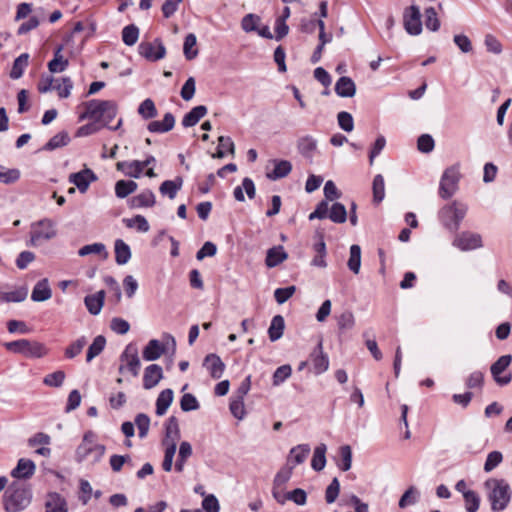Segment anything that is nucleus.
<instances>
[{
  "label": "nucleus",
  "instance_id": "f257e3e1",
  "mask_svg": "<svg viewBox=\"0 0 512 512\" xmlns=\"http://www.w3.org/2000/svg\"><path fill=\"white\" fill-rule=\"evenodd\" d=\"M84 107V112L79 115V120L83 121L85 119H91L96 122H102L101 125L103 127H108L109 129L116 131L122 125V119H119L116 126L110 127L109 123L116 117L117 115V104L112 100H99L92 99L90 101L84 102L82 104Z\"/></svg>",
  "mask_w": 512,
  "mask_h": 512
},
{
  "label": "nucleus",
  "instance_id": "f03ea898",
  "mask_svg": "<svg viewBox=\"0 0 512 512\" xmlns=\"http://www.w3.org/2000/svg\"><path fill=\"white\" fill-rule=\"evenodd\" d=\"M180 437L181 434L178 419L175 416H170L165 423V437L162 440V445L165 448L162 469L165 472H170L172 470L177 442Z\"/></svg>",
  "mask_w": 512,
  "mask_h": 512
},
{
  "label": "nucleus",
  "instance_id": "7ed1b4c3",
  "mask_svg": "<svg viewBox=\"0 0 512 512\" xmlns=\"http://www.w3.org/2000/svg\"><path fill=\"white\" fill-rule=\"evenodd\" d=\"M468 211V205L462 201L454 200L438 211V219L449 232L456 233Z\"/></svg>",
  "mask_w": 512,
  "mask_h": 512
},
{
  "label": "nucleus",
  "instance_id": "20e7f679",
  "mask_svg": "<svg viewBox=\"0 0 512 512\" xmlns=\"http://www.w3.org/2000/svg\"><path fill=\"white\" fill-rule=\"evenodd\" d=\"M485 487L488 490L491 509L495 512L506 509L512 495L510 485L504 479L491 478L485 482Z\"/></svg>",
  "mask_w": 512,
  "mask_h": 512
},
{
  "label": "nucleus",
  "instance_id": "39448f33",
  "mask_svg": "<svg viewBox=\"0 0 512 512\" xmlns=\"http://www.w3.org/2000/svg\"><path fill=\"white\" fill-rule=\"evenodd\" d=\"M460 179L461 173L459 164H454L446 168L439 182V197L443 200L452 198L459 190Z\"/></svg>",
  "mask_w": 512,
  "mask_h": 512
},
{
  "label": "nucleus",
  "instance_id": "423d86ee",
  "mask_svg": "<svg viewBox=\"0 0 512 512\" xmlns=\"http://www.w3.org/2000/svg\"><path fill=\"white\" fill-rule=\"evenodd\" d=\"M106 448L103 444L94 442V434L89 431L84 434L83 440L76 449V460L82 462L92 457V462L97 463L104 456Z\"/></svg>",
  "mask_w": 512,
  "mask_h": 512
},
{
  "label": "nucleus",
  "instance_id": "0eeeda50",
  "mask_svg": "<svg viewBox=\"0 0 512 512\" xmlns=\"http://www.w3.org/2000/svg\"><path fill=\"white\" fill-rule=\"evenodd\" d=\"M4 347L10 352L24 355L27 358H41L47 354V349L42 343L28 339L6 342Z\"/></svg>",
  "mask_w": 512,
  "mask_h": 512
},
{
  "label": "nucleus",
  "instance_id": "6e6552de",
  "mask_svg": "<svg viewBox=\"0 0 512 512\" xmlns=\"http://www.w3.org/2000/svg\"><path fill=\"white\" fill-rule=\"evenodd\" d=\"M30 490L25 488H12L4 494V509L6 512H18L24 510L31 503Z\"/></svg>",
  "mask_w": 512,
  "mask_h": 512
},
{
  "label": "nucleus",
  "instance_id": "1a4fd4ad",
  "mask_svg": "<svg viewBox=\"0 0 512 512\" xmlns=\"http://www.w3.org/2000/svg\"><path fill=\"white\" fill-rule=\"evenodd\" d=\"M120 366L118 368L119 373H124L128 370L134 377L139 375L141 362L139 358L138 348L135 344H128L122 354L120 355Z\"/></svg>",
  "mask_w": 512,
  "mask_h": 512
},
{
  "label": "nucleus",
  "instance_id": "9d476101",
  "mask_svg": "<svg viewBox=\"0 0 512 512\" xmlns=\"http://www.w3.org/2000/svg\"><path fill=\"white\" fill-rule=\"evenodd\" d=\"M56 236L55 224L51 219H43L35 224L31 232V244L36 246L43 240H50Z\"/></svg>",
  "mask_w": 512,
  "mask_h": 512
},
{
  "label": "nucleus",
  "instance_id": "9b49d317",
  "mask_svg": "<svg viewBox=\"0 0 512 512\" xmlns=\"http://www.w3.org/2000/svg\"><path fill=\"white\" fill-rule=\"evenodd\" d=\"M452 245L461 251H470L483 246L482 237L478 233L463 231L456 234Z\"/></svg>",
  "mask_w": 512,
  "mask_h": 512
},
{
  "label": "nucleus",
  "instance_id": "f8f14e48",
  "mask_svg": "<svg viewBox=\"0 0 512 512\" xmlns=\"http://www.w3.org/2000/svg\"><path fill=\"white\" fill-rule=\"evenodd\" d=\"M512 362V356L507 354L503 355L498 360L491 365L490 371L493 376L494 381L500 385L505 386L509 384L512 380V374L510 372L501 375L505 370L509 367Z\"/></svg>",
  "mask_w": 512,
  "mask_h": 512
},
{
  "label": "nucleus",
  "instance_id": "ddd939ff",
  "mask_svg": "<svg viewBox=\"0 0 512 512\" xmlns=\"http://www.w3.org/2000/svg\"><path fill=\"white\" fill-rule=\"evenodd\" d=\"M403 23L406 32L410 35H419L422 32L421 13L418 6L411 5L405 9Z\"/></svg>",
  "mask_w": 512,
  "mask_h": 512
},
{
  "label": "nucleus",
  "instance_id": "4468645a",
  "mask_svg": "<svg viewBox=\"0 0 512 512\" xmlns=\"http://www.w3.org/2000/svg\"><path fill=\"white\" fill-rule=\"evenodd\" d=\"M139 54L149 61H158L165 57L166 48L160 39L153 42H142L138 46Z\"/></svg>",
  "mask_w": 512,
  "mask_h": 512
},
{
  "label": "nucleus",
  "instance_id": "2eb2a0df",
  "mask_svg": "<svg viewBox=\"0 0 512 512\" xmlns=\"http://www.w3.org/2000/svg\"><path fill=\"white\" fill-rule=\"evenodd\" d=\"M96 180L97 176L90 168L69 175V182L74 184L81 193H85L89 185Z\"/></svg>",
  "mask_w": 512,
  "mask_h": 512
},
{
  "label": "nucleus",
  "instance_id": "dca6fc26",
  "mask_svg": "<svg viewBox=\"0 0 512 512\" xmlns=\"http://www.w3.org/2000/svg\"><path fill=\"white\" fill-rule=\"evenodd\" d=\"M310 361L316 375H320L328 370L329 358L328 355L323 352L322 340L319 341L317 346L311 352Z\"/></svg>",
  "mask_w": 512,
  "mask_h": 512
},
{
  "label": "nucleus",
  "instance_id": "f3484780",
  "mask_svg": "<svg viewBox=\"0 0 512 512\" xmlns=\"http://www.w3.org/2000/svg\"><path fill=\"white\" fill-rule=\"evenodd\" d=\"M163 379L162 367L158 364H150L144 369L143 373V387L150 390L158 385Z\"/></svg>",
  "mask_w": 512,
  "mask_h": 512
},
{
  "label": "nucleus",
  "instance_id": "a211bd4d",
  "mask_svg": "<svg viewBox=\"0 0 512 512\" xmlns=\"http://www.w3.org/2000/svg\"><path fill=\"white\" fill-rule=\"evenodd\" d=\"M35 470L36 465L32 460L21 458L11 471V476L16 479H29L34 475Z\"/></svg>",
  "mask_w": 512,
  "mask_h": 512
},
{
  "label": "nucleus",
  "instance_id": "6ab92c4d",
  "mask_svg": "<svg viewBox=\"0 0 512 512\" xmlns=\"http://www.w3.org/2000/svg\"><path fill=\"white\" fill-rule=\"evenodd\" d=\"M166 352L165 345L157 339L150 340L142 351L143 359L155 361Z\"/></svg>",
  "mask_w": 512,
  "mask_h": 512
},
{
  "label": "nucleus",
  "instance_id": "aec40b11",
  "mask_svg": "<svg viewBox=\"0 0 512 512\" xmlns=\"http://www.w3.org/2000/svg\"><path fill=\"white\" fill-rule=\"evenodd\" d=\"M274 165L272 171L267 172L266 176L270 180H278L286 177L292 171V164L288 160L274 159L271 161Z\"/></svg>",
  "mask_w": 512,
  "mask_h": 512
},
{
  "label": "nucleus",
  "instance_id": "412c9836",
  "mask_svg": "<svg viewBox=\"0 0 512 512\" xmlns=\"http://www.w3.org/2000/svg\"><path fill=\"white\" fill-rule=\"evenodd\" d=\"M204 366L214 379H219L223 375L225 364L216 354H209L204 359Z\"/></svg>",
  "mask_w": 512,
  "mask_h": 512
},
{
  "label": "nucleus",
  "instance_id": "4be33fe9",
  "mask_svg": "<svg viewBox=\"0 0 512 512\" xmlns=\"http://www.w3.org/2000/svg\"><path fill=\"white\" fill-rule=\"evenodd\" d=\"M335 92L339 97L351 98L356 94V85L348 76L340 77L335 84Z\"/></svg>",
  "mask_w": 512,
  "mask_h": 512
},
{
  "label": "nucleus",
  "instance_id": "5701e85b",
  "mask_svg": "<svg viewBox=\"0 0 512 512\" xmlns=\"http://www.w3.org/2000/svg\"><path fill=\"white\" fill-rule=\"evenodd\" d=\"M52 290L49 286V282L47 278L39 280L31 293V299L34 302H44L51 298Z\"/></svg>",
  "mask_w": 512,
  "mask_h": 512
},
{
  "label": "nucleus",
  "instance_id": "b1692460",
  "mask_svg": "<svg viewBox=\"0 0 512 512\" xmlns=\"http://www.w3.org/2000/svg\"><path fill=\"white\" fill-rule=\"evenodd\" d=\"M45 509L46 512H68V506L65 498L56 492H52L47 495Z\"/></svg>",
  "mask_w": 512,
  "mask_h": 512
},
{
  "label": "nucleus",
  "instance_id": "393cba45",
  "mask_svg": "<svg viewBox=\"0 0 512 512\" xmlns=\"http://www.w3.org/2000/svg\"><path fill=\"white\" fill-rule=\"evenodd\" d=\"M104 300H105V291L100 290L95 294L87 295L84 299V303H85L87 310L92 315H98L102 310V307L104 305Z\"/></svg>",
  "mask_w": 512,
  "mask_h": 512
},
{
  "label": "nucleus",
  "instance_id": "a878e982",
  "mask_svg": "<svg viewBox=\"0 0 512 512\" xmlns=\"http://www.w3.org/2000/svg\"><path fill=\"white\" fill-rule=\"evenodd\" d=\"M175 125V117L168 112L164 115L162 121H152L148 124L147 129L152 133H166L173 129Z\"/></svg>",
  "mask_w": 512,
  "mask_h": 512
},
{
  "label": "nucleus",
  "instance_id": "bb28decb",
  "mask_svg": "<svg viewBox=\"0 0 512 512\" xmlns=\"http://www.w3.org/2000/svg\"><path fill=\"white\" fill-rule=\"evenodd\" d=\"M313 250L316 255L312 259L311 265L319 268H325L327 266V262L325 260L327 252L326 244L321 234L318 235V241L313 245Z\"/></svg>",
  "mask_w": 512,
  "mask_h": 512
},
{
  "label": "nucleus",
  "instance_id": "cd10ccee",
  "mask_svg": "<svg viewBox=\"0 0 512 512\" xmlns=\"http://www.w3.org/2000/svg\"><path fill=\"white\" fill-rule=\"evenodd\" d=\"M155 195L151 190H144L129 200L131 208L152 207L155 205Z\"/></svg>",
  "mask_w": 512,
  "mask_h": 512
},
{
  "label": "nucleus",
  "instance_id": "c85d7f7f",
  "mask_svg": "<svg viewBox=\"0 0 512 512\" xmlns=\"http://www.w3.org/2000/svg\"><path fill=\"white\" fill-rule=\"evenodd\" d=\"M63 45H59L56 47L54 51L53 59L48 63V69L51 73H59L66 70L69 65L67 59L64 58L63 54Z\"/></svg>",
  "mask_w": 512,
  "mask_h": 512
},
{
  "label": "nucleus",
  "instance_id": "c756f323",
  "mask_svg": "<svg viewBox=\"0 0 512 512\" xmlns=\"http://www.w3.org/2000/svg\"><path fill=\"white\" fill-rule=\"evenodd\" d=\"M174 393L173 390L170 388H167L160 392L156 399V414L158 416H163L170 405L173 402Z\"/></svg>",
  "mask_w": 512,
  "mask_h": 512
},
{
  "label": "nucleus",
  "instance_id": "7c9ffc66",
  "mask_svg": "<svg viewBox=\"0 0 512 512\" xmlns=\"http://www.w3.org/2000/svg\"><path fill=\"white\" fill-rule=\"evenodd\" d=\"M287 253L284 251L283 246H274L267 251L265 263L267 267H276L287 258Z\"/></svg>",
  "mask_w": 512,
  "mask_h": 512
},
{
  "label": "nucleus",
  "instance_id": "2f4dec72",
  "mask_svg": "<svg viewBox=\"0 0 512 512\" xmlns=\"http://www.w3.org/2000/svg\"><path fill=\"white\" fill-rule=\"evenodd\" d=\"M207 114V107L204 105H199L192 108L182 119V125L184 127H193L195 126L201 118H203Z\"/></svg>",
  "mask_w": 512,
  "mask_h": 512
},
{
  "label": "nucleus",
  "instance_id": "473e14b6",
  "mask_svg": "<svg viewBox=\"0 0 512 512\" xmlns=\"http://www.w3.org/2000/svg\"><path fill=\"white\" fill-rule=\"evenodd\" d=\"M28 296L26 287H19L13 291H0V303H19L23 302Z\"/></svg>",
  "mask_w": 512,
  "mask_h": 512
},
{
  "label": "nucleus",
  "instance_id": "72a5a7b5",
  "mask_svg": "<svg viewBox=\"0 0 512 512\" xmlns=\"http://www.w3.org/2000/svg\"><path fill=\"white\" fill-rule=\"evenodd\" d=\"M193 453L192 446L189 442L183 441L180 443L178 457L175 462V470L181 473L184 470L186 461L191 457Z\"/></svg>",
  "mask_w": 512,
  "mask_h": 512
},
{
  "label": "nucleus",
  "instance_id": "f704fd0d",
  "mask_svg": "<svg viewBox=\"0 0 512 512\" xmlns=\"http://www.w3.org/2000/svg\"><path fill=\"white\" fill-rule=\"evenodd\" d=\"M182 184L183 179L181 177H177L175 180H166L160 185L159 191L162 195L174 199L177 192L182 188Z\"/></svg>",
  "mask_w": 512,
  "mask_h": 512
},
{
  "label": "nucleus",
  "instance_id": "c9c22d12",
  "mask_svg": "<svg viewBox=\"0 0 512 512\" xmlns=\"http://www.w3.org/2000/svg\"><path fill=\"white\" fill-rule=\"evenodd\" d=\"M115 250V261L118 265H124L128 263L131 258L130 247L122 240L117 239L114 245Z\"/></svg>",
  "mask_w": 512,
  "mask_h": 512
},
{
  "label": "nucleus",
  "instance_id": "e433bc0d",
  "mask_svg": "<svg viewBox=\"0 0 512 512\" xmlns=\"http://www.w3.org/2000/svg\"><path fill=\"white\" fill-rule=\"evenodd\" d=\"M284 328V318L281 315L274 316L268 329L269 339L272 342L279 340L283 336Z\"/></svg>",
  "mask_w": 512,
  "mask_h": 512
},
{
  "label": "nucleus",
  "instance_id": "4c0bfd02",
  "mask_svg": "<svg viewBox=\"0 0 512 512\" xmlns=\"http://www.w3.org/2000/svg\"><path fill=\"white\" fill-rule=\"evenodd\" d=\"M310 446L308 444H300L290 450L288 461H292L294 465H299L305 462L310 454Z\"/></svg>",
  "mask_w": 512,
  "mask_h": 512
},
{
  "label": "nucleus",
  "instance_id": "58836bf2",
  "mask_svg": "<svg viewBox=\"0 0 512 512\" xmlns=\"http://www.w3.org/2000/svg\"><path fill=\"white\" fill-rule=\"evenodd\" d=\"M326 451L327 446L324 443L315 447L313 457L311 460V467L315 471H321L326 465Z\"/></svg>",
  "mask_w": 512,
  "mask_h": 512
},
{
  "label": "nucleus",
  "instance_id": "ea45409f",
  "mask_svg": "<svg viewBox=\"0 0 512 512\" xmlns=\"http://www.w3.org/2000/svg\"><path fill=\"white\" fill-rule=\"evenodd\" d=\"M117 170L122 171L126 176L132 178H139L141 176L142 170L140 166V161L134 160L131 162L122 161L118 162Z\"/></svg>",
  "mask_w": 512,
  "mask_h": 512
},
{
  "label": "nucleus",
  "instance_id": "a19ab883",
  "mask_svg": "<svg viewBox=\"0 0 512 512\" xmlns=\"http://www.w3.org/2000/svg\"><path fill=\"white\" fill-rule=\"evenodd\" d=\"M137 188L138 185L133 180H119L115 184V194L118 198L123 199L134 193Z\"/></svg>",
  "mask_w": 512,
  "mask_h": 512
},
{
  "label": "nucleus",
  "instance_id": "79ce46f5",
  "mask_svg": "<svg viewBox=\"0 0 512 512\" xmlns=\"http://www.w3.org/2000/svg\"><path fill=\"white\" fill-rule=\"evenodd\" d=\"M29 62V54L28 53H22L19 55L13 63L12 69L10 71V77L12 79H19L22 77L24 70L28 66Z\"/></svg>",
  "mask_w": 512,
  "mask_h": 512
},
{
  "label": "nucleus",
  "instance_id": "37998d69",
  "mask_svg": "<svg viewBox=\"0 0 512 512\" xmlns=\"http://www.w3.org/2000/svg\"><path fill=\"white\" fill-rule=\"evenodd\" d=\"M106 346V339L102 335H98L94 338L92 344L88 347L87 354H86V361L90 362L95 357H97L99 354L102 353Z\"/></svg>",
  "mask_w": 512,
  "mask_h": 512
},
{
  "label": "nucleus",
  "instance_id": "c03bdc74",
  "mask_svg": "<svg viewBox=\"0 0 512 512\" xmlns=\"http://www.w3.org/2000/svg\"><path fill=\"white\" fill-rule=\"evenodd\" d=\"M347 266L354 274L359 273L361 267V248L359 245L353 244L350 247V256Z\"/></svg>",
  "mask_w": 512,
  "mask_h": 512
},
{
  "label": "nucleus",
  "instance_id": "a18cd8bd",
  "mask_svg": "<svg viewBox=\"0 0 512 512\" xmlns=\"http://www.w3.org/2000/svg\"><path fill=\"white\" fill-rule=\"evenodd\" d=\"M316 147H317V142L311 136L301 137L297 141V148H298L299 152L305 157L311 156L312 153L315 151Z\"/></svg>",
  "mask_w": 512,
  "mask_h": 512
},
{
  "label": "nucleus",
  "instance_id": "49530a36",
  "mask_svg": "<svg viewBox=\"0 0 512 512\" xmlns=\"http://www.w3.org/2000/svg\"><path fill=\"white\" fill-rule=\"evenodd\" d=\"M328 218L334 223H344L347 220V210L342 203L335 202L330 207Z\"/></svg>",
  "mask_w": 512,
  "mask_h": 512
},
{
  "label": "nucleus",
  "instance_id": "de8ad7c7",
  "mask_svg": "<svg viewBox=\"0 0 512 512\" xmlns=\"http://www.w3.org/2000/svg\"><path fill=\"white\" fill-rule=\"evenodd\" d=\"M70 141V137L67 132L62 131L54 135L44 146L45 150H55L57 148L66 146Z\"/></svg>",
  "mask_w": 512,
  "mask_h": 512
},
{
  "label": "nucleus",
  "instance_id": "09e8293b",
  "mask_svg": "<svg viewBox=\"0 0 512 512\" xmlns=\"http://www.w3.org/2000/svg\"><path fill=\"white\" fill-rule=\"evenodd\" d=\"M73 88V82L70 77H63L55 81L54 90L58 92L60 98H68Z\"/></svg>",
  "mask_w": 512,
  "mask_h": 512
},
{
  "label": "nucleus",
  "instance_id": "8fccbe9b",
  "mask_svg": "<svg viewBox=\"0 0 512 512\" xmlns=\"http://www.w3.org/2000/svg\"><path fill=\"white\" fill-rule=\"evenodd\" d=\"M373 201L380 203L385 197V183L384 178L381 174H378L373 179Z\"/></svg>",
  "mask_w": 512,
  "mask_h": 512
},
{
  "label": "nucleus",
  "instance_id": "3c124183",
  "mask_svg": "<svg viewBox=\"0 0 512 512\" xmlns=\"http://www.w3.org/2000/svg\"><path fill=\"white\" fill-rule=\"evenodd\" d=\"M139 38V29L136 25L130 24L122 30V40L127 46L136 44Z\"/></svg>",
  "mask_w": 512,
  "mask_h": 512
},
{
  "label": "nucleus",
  "instance_id": "603ef678",
  "mask_svg": "<svg viewBox=\"0 0 512 512\" xmlns=\"http://www.w3.org/2000/svg\"><path fill=\"white\" fill-rule=\"evenodd\" d=\"M218 149L215 154H213L214 158H223L225 156V148L233 155L235 153V145L230 137L220 136L218 138Z\"/></svg>",
  "mask_w": 512,
  "mask_h": 512
},
{
  "label": "nucleus",
  "instance_id": "864d4df0",
  "mask_svg": "<svg viewBox=\"0 0 512 512\" xmlns=\"http://www.w3.org/2000/svg\"><path fill=\"white\" fill-rule=\"evenodd\" d=\"M197 39L193 33H189L184 40L183 52L187 60H192L198 55L197 49H192L196 46Z\"/></svg>",
  "mask_w": 512,
  "mask_h": 512
},
{
  "label": "nucleus",
  "instance_id": "5fc2aeb1",
  "mask_svg": "<svg viewBox=\"0 0 512 512\" xmlns=\"http://www.w3.org/2000/svg\"><path fill=\"white\" fill-rule=\"evenodd\" d=\"M124 223L128 228H136L139 232H148L149 223L142 215H136L130 219H124Z\"/></svg>",
  "mask_w": 512,
  "mask_h": 512
},
{
  "label": "nucleus",
  "instance_id": "6e6d98bb",
  "mask_svg": "<svg viewBox=\"0 0 512 512\" xmlns=\"http://www.w3.org/2000/svg\"><path fill=\"white\" fill-rule=\"evenodd\" d=\"M86 344L87 339L85 336L78 338L65 349V356L69 359L75 358L82 352Z\"/></svg>",
  "mask_w": 512,
  "mask_h": 512
},
{
  "label": "nucleus",
  "instance_id": "4d7b16f0",
  "mask_svg": "<svg viewBox=\"0 0 512 512\" xmlns=\"http://www.w3.org/2000/svg\"><path fill=\"white\" fill-rule=\"evenodd\" d=\"M79 256H87L90 254H103V257L106 258L108 253L106 251V247L102 243H93L89 245H85L81 247L78 251Z\"/></svg>",
  "mask_w": 512,
  "mask_h": 512
},
{
  "label": "nucleus",
  "instance_id": "13d9d810",
  "mask_svg": "<svg viewBox=\"0 0 512 512\" xmlns=\"http://www.w3.org/2000/svg\"><path fill=\"white\" fill-rule=\"evenodd\" d=\"M138 113L144 119H152L157 116V109L154 102L150 98H147L139 105Z\"/></svg>",
  "mask_w": 512,
  "mask_h": 512
},
{
  "label": "nucleus",
  "instance_id": "bf43d9fd",
  "mask_svg": "<svg viewBox=\"0 0 512 512\" xmlns=\"http://www.w3.org/2000/svg\"><path fill=\"white\" fill-rule=\"evenodd\" d=\"M425 26L428 30L436 32L440 28V21L433 7L425 9Z\"/></svg>",
  "mask_w": 512,
  "mask_h": 512
},
{
  "label": "nucleus",
  "instance_id": "052dcab7",
  "mask_svg": "<svg viewBox=\"0 0 512 512\" xmlns=\"http://www.w3.org/2000/svg\"><path fill=\"white\" fill-rule=\"evenodd\" d=\"M292 374V368L289 364L282 365L278 367L272 377L273 385L279 386L281 385L286 379H288Z\"/></svg>",
  "mask_w": 512,
  "mask_h": 512
},
{
  "label": "nucleus",
  "instance_id": "680f3d73",
  "mask_svg": "<svg viewBox=\"0 0 512 512\" xmlns=\"http://www.w3.org/2000/svg\"><path fill=\"white\" fill-rule=\"evenodd\" d=\"M230 411L232 415L241 420L245 416V407H244V398L239 396H234L230 402Z\"/></svg>",
  "mask_w": 512,
  "mask_h": 512
},
{
  "label": "nucleus",
  "instance_id": "e2e57ef3",
  "mask_svg": "<svg viewBox=\"0 0 512 512\" xmlns=\"http://www.w3.org/2000/svg\"><path fill=\"white\" fill-rule=\"evenodd\" d=\"M135 425L138 428V434L140 438H145L148 434L150 427V418L147 414L139 413L135 417Z\"/></svg>",
  "mask_w": 512,
  "mask_h": 512
},
{
  "label": "nucleus",
  "instance_id": "0e129e2a",
  "mask_svg": "<svg viewBox=\"0 0 512 512\" xmlns=\"http://www.w3.org/2000/svg\"><path fill=\"white\" fill-rule=\"evenodd\" d=\"M65 377V373L61 370H58L53 373L47 374L43 379V383L49 387H60L62 386Z\"/></svg>",
  "mask_w": 512,
  "mask_h": 512
},
{
  "label": "nucleus",
  "instance_id": "69168bd1",
  "mask_svg": "<svg viewBox=\"0 0 512 512\" xmlns=\"http://www.w3.org/2000/svg\"><path fill=\"white\" fill-rule=\"evenodd\" d=\"M341 462L338 464L342 471H348L352 465V450L349 445L340 447Z\"/></svg>",
  "mask_w": 512,
  "mask_h": 512
},
{
  "label": "nucleus",
  "instance_id": "338daca9",
  "mask_svg": "<svg viewBox=\"0 0 512 512\" xmlns=\"http://www.w3.org/2000/svg\"><path fill=\"white\" fill-rule=\"evenodd\" d=\"M180 407L182 411L189 412L199 409L200 405L193 394L186 393L182 396L180 400Z\"/></svg>",
  "mask_w": 512,
  "mask_h": 512
},
{
  "label": "nucleus",
  "instance_id": "774afa93",
  "mask_svg": "<svg viewBox=\"0 0 512 512\" xmlns=\"http://www.w3.org/2000/svg\"><path fill=\"white\" fill-rule=\"evenodd\" d=\"M464 500L467 512H476L479 509L480 498L476 492L469 491L465 493Z\"/></svg>",
  "mask_w": 512,
  "mask_h": 512
}]
</instances>
